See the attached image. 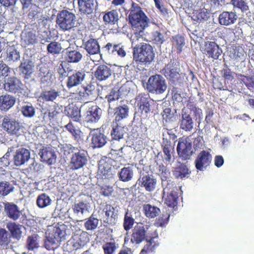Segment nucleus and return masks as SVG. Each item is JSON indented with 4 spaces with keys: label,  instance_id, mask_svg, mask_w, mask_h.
Returning a JSON list of instances; mask_svg holds the SVG:
<instances>
[{
    "label": "nucleus",
    "instance_id": "nucleus-1",
    "mask_svg": "<svg viewBox=\"0 0 254 254\" xmlns=\"http://www.w3.org/2000/svg\"><path fill=\"white\" fill-rule=\"evenodd\" d=\"M128 21L136 37L142 36L144 30L148 26L149 19L136 3L132 1L129 8Z\"/></svg>",
    "mask_w": 254,
    "mask_h": 254
},
{
    "label": "nucleus",
    "instance_id": "nucleus-2",
    "mask_svg": "<svg viewBox=\"0 0 254 254\" xmlns=\"http://www.w3.org/2000/svg\"><path fill=\"white\" fill-rule=\"evenodd\" d=\"M155 53L152 46L147 43H141L133 48V59L137 64H150L154 60Z\"/></svg>",
    "mask_w": 254,
    "mask_h": 254
},
{
    "label": "nucleus",
    "instance_id": "nucleus-3",
    "mask_svg": "<svg viewBox=\"0 0 254 254\" xmlns=\"http://www.w3.org/2000/svg\"><path fill=\"white\" fill-rule=\"evenodd\" d=\"M1 127L7 134L16 136L21 134L24 128L20 121L10 115H5L3 117Z\"/></svg>",
    "mask_w": 254,
    "mask_h": 254
},
{
    "label": "nucleus",
    "instance_id": "nucleus-4",
    "mask_svg": "<svg viewBox=\"0 0 254 254\" xmlns=\"http://www.w3.org/2000/svg\"><path fill=\"white\" fill-rule=\"evenodd\" d=\"M76 16L67 10H62L57 14L56 24L63 31H69L75 26Z\"/></svg>",
    "mask_w": 254,
    "mask_h": 254
},
{
    "label": "nucleus",
    "instance_id": "nucleus-5",
    "mask_svg": "<svg viewBox=\"0 0 254 254\" xmlns=\"http://www.w3.org/2000/svg\"><path fill=\"white\" fill-rule=\"evenodd\" d=\"M65 230L60 227H55L46 237L45 247L48 250H54L58 247L62 239H65Z\"/></svg>",
    "mask_w": 254,
    "mask_h": 254
},
{
    "label": "nucleus",
    "instance_id": "nucleus-6",
    "mask_svg": "<svg viewBox=\"0 0 254 254\" xmlns=\"http://www.w3.org/2000/svg\"><path fill=\"white\" fill-rule=\"evenodd\" d=\"M167 176L162 179L163 182L166 181V186L163 189V193L167 195L164 198V202L168 207L174 209L177 207L178 199V192L175 190V184L170 180H168Z\"/></svg>",
    "mask_w": 254,
    "mask_h": 254
},
{
    "label": "nucleus",
    "instance_id": "nucleus-7",
    "mask_svg": "<svg viewBox=\"0 0 254 254\" xmlns=\"http://www.w3.org/2000/svg\"><path fill=\"white\" fill-rule=\"evenodd\" d=\"M167 87L165 79L161 75L155 74L148 79L146 89L149 93L161 94L165 91Z\"/></svg>",
    "mask_w": 254,
    "mask_h": 254
},
{
    "label": "nucleus",
    "instance_id": "nucleus-8",
    "mask_svg": "<svg viewBox=\"0 0 254 254\" xmlns=\"http://www.w3.org/2000/svg\"><path fill=\"white\" fill-rule=\"evenodd\" d=\"M72 150L75 151L72 153L69 162L70 169L76 170L83 168L88 161V153L85 150H79L73 147Z\"/></svg>",
    "mask_w": 254,
    "mask_h": 254
},
{
    "label": "nucleus",
    "instance_id": "nucleus-9",
    "mask_svg": "<svg viewBox=\"0 0 254 254\" xmlns=\"http://www.w3.org/2000/svg\"><path fill=\"white\" fill-rule=\"evenodd\" d=\"M89 241L88 233L83 231L79 234H74L67 242V245L71 246V251H75L82 249Z\"/></svg>",
    "mask_w": 254,
    "mask_h": 254
},
{
    "label": "nucleus",
    "instance_id": "nucleus-10",
    "mask_svg": "<svg viewBox=\"0 0 254 254\" xmlns=\"http://www.w3.org/2000/svg\"><path fill=\"white\" fill-rule=\"evenodd\" d=\"M138 112L142 118H146L147 115L151 112L150 99L148 95L144 93L139 94L135 98Z\"/></svg>",
    "mask_w": 254,
    "mask_h": 254
},
{
    "label": "nucleus",
    "instance_id": "nucleus-11",
    "mask_svg": "<svg viewBox=\"0 0 254 254\" xmlns=\"http://www.w3.org/2000/svg\"><path fill=\"white\" fill-rule=\"evenodd\" d=\"M158 234L156 230L151 233L145 240V244L141 250L139 254H151L155 253L156 249L159 246Z\"/></svg>",
    "mask_w": 254,
    "mask_h": 254
},
{
    "label": "nucleus",
    "instance_id": "nucleus-12",
    "mask_svg": "<svg viewBox=\"0 0 254 254\" xmlns=\"http://www.w3.org/2000/svg\"><path fill=\"white\" fill-rule=\"evenodd\" d=\"M177 151L179 157L182 160L190 159L193 154L191 143L186 139H182L178 142Z\"/></svg>",
    "mask_w": 254,
    "mask_h": 254
},
{
    "label": "nucleus",
    "instance_id": "nucleus-13",
    "mask_svg": "<svg viewBox=\"0 0 254 254\" xmlns=\"http://www.w3.org/2000/svg\"><path fill=\"white\" fill-rule=\"evenodd\" d=\"M148 226H145L142 223H137L132 230L130 242L132 244H139L149 236H146V230Z\"/></svg>",
    "mask_w": 254,
    "mask_h": 254
},
{
    "label": "nucleus",
    "instance_id": "nucleus-14",
    "mask_svg": "<svg viewBox=\"0 0 254 254\" xmlns=\"http://www.w3.org/2000/svg\"><path fill=\"white\" fill-rule=\"evenodd\" d=\"M203 53L208 58L214 60L219 59L222 53V50L215 42L206 41L204 42Z\"/></svg>",
    "mask_w": 254,
    "mask_h": 254
},
{
    "label": "nucleus",
    "instance_id": "nucleus-15",
    "mask_svg": "<svg viewBox=\"0 0 254 254\" xmlns=\"http://www.w3.org/2000/svg\"><path fill=\"white\" fill-rule=\"evenodd\" d=\"M212 155L210 153L206 150H202L195 159V167L197 170L203 171L210 165Z\"/></svg>",
    "mask_w": 254,
    "mask_h": 254
},
{
    "label": "nucleus",
    "instance_id": "nucleus-16",
    "mask_svg": "<svg viewBox=\"0 0 254 254\" xmlns=\"http://www.w3.org/2000/svg\"><path fill=\"white\" fill-rule=\"evenodd\" d=\"M138 186L144 188L148 192L153 191L156 187L157 180L152 175H145L140 177L137 180Z\"/></svg>",
    "mask_w": 254,
    "mask_h": 254
},
{
    "label": "nucleus",
    "instance_id": "nucleus-17",
    "mask_svg": "<svg viewBox=\"0 0 254 254\" xmlns=\"http://www.w3.org/2000/svg\"><path fill=\"white\" fill-rule=\"evenodd\" d=\"M91 143L94 147H103L107 142V136L101 131L100 128L91 129Z\"/></svg>",
    "mask_w": 254,
    "mask_h": 254
},
{
    "label": "nucleus",
    "instance_id": "nucleus-18",
    "mask_svg": "<svg viewBox=\"0 0 254 254\" xmlns=\"http://www.w3.org/2000/svg\"><path fill=\"white\" fill-rule=\"evenodd\" d=\"M113 73L111 65L109 64H99L94 72L96 79L101 81L106 80L110 78Z\"/></svg>",
    "mask_w": 254,
    "mask_h": 254
},
{
    "label": "nucleus",
    "instance_id": "nucleus-19",
    "mask_svg": "<svg viewBox=\"0 0 254 254\" xmlns=\"http://www.w3.org/2000/svg\"><path fill=\"white\" fill-rule=\"evenodd\" d=\"M180 127V128L186 131H191L193 127V121L188 110H182Z\"/></svg>",
    "mask_w": 254,
    "mask_h": 254
},
{
    "label": "nucleus",
    "instance_id": "nucleus-20",
    "mask_svg": "<svg viewBox=\"0 0 254 254\" xmlns=\"http://www.w3.org/2000/svg\"><path fill=\"white\" fill-rule=\"evenodd\" d=\"M30 157L29 150L25 148H19L16 150L13 156V161L15 165L20 166L28 161Z\"/></svg>",
    "mask_w": 254,
    "mask_h": 254
},
{
    "label": "nucleus",
    "instance_id": "nucleus-21",
    "mask_svg": "<svg viewBox=\"0 0 254 254\" xmlns=\"http://www.w3.org/2000/svg\"><path fill=\"white\" fill-rule=\"evenodd\" d=\"M238 18L236 12L224 11L219 14L218 21L221 25L229 26L234 24Z\"/></svg>",
    "mask_w": 254,
    "mask_h": 254
},
{
    "label": "nucleus",
    "instance_id": "nucleus-22",
    "mask_svg": "<svg viewBox=\"0 0 254 254\" xmlns=\"http://www.w3.org/2000/svg\"><path fill=\"white\" fill-rule=\"evenodd\" d=\"M85 77V71L80 70L75 71L67 78L66 86L68 89L77 86L81 83Z\"/></svg>",
    "mask_w": 254,
    "mask_h": 254
},
{
    "label": "nucleus",
    "instance_id": "nucleus-23",
    "mask_svg": "<svg viewBox=\"0 0 254 254\" xmlns=\"http://www.w3.org/2000/svg\"><path fill=\"white\" fill-rule=\"evenodd\" d=\"M102 113V110L97 105H93L89 107L85 117L87 123H97L100 119Z\"/></svg>",
    "mask_w": 254,
    "mask_h": 254
},
{
    "label": "nucleus",
    "instance_id": "nucleus-24",
    "mask_svg": "<svg viewBox=\"0 0 254 254\" xmlns=\"http://www.w3.org/2000/svg\"><path fill=\"white\" fill-rule=\"evenodd\" d=\"M22 84L15 77H10L3 84L4 89L8 92L14 93H19L21 89Z\"/></svg>",
    "mask_w": 254,
    "mask_h": 254
},
{
    "label": "nucleus",
    "instance_id": "nucleus-25",
    "mask_svg": "<svg viewBox=\"0 0 254 254\" xmlns=\"http://www.w3.org/2000/svg\"><path fill=\"white\" fill-rule=\"evenodd\" d=\"M16 98L12 95L5 94L0 96V110L7 112L15 104Z\"/></svg>",
    "mask_w": 254,
    "mask_h": 254
},
{
    "label": "nucleus",
    "instance_id": "nucleus-26",
    "mask_svg": "<svg viewBox=\"0 0 254 254\" xmlns=\"http://www.w3.org/2000/svg\"><path fill=\"white\" fill-rule=\"evenodd\" d=\"M4 211L6 215L10 219L15 221L21 215V212L17 205L12 202H6L4 205Z\"/></svg>",
    "mask_w": 254,
    "mask_h": 254
},
{
    "label": "nucleus",
    "instance_id": "nucleus-27",
    "mask_svg": "<svg viewBox=\"0 0 254 254\" xmlns=\"http://www.w3.org/2000/svg\"><path fill=\"white\" fill-rule=\"evenodd\" d=\"M41 159L49 165L54 164L56 161V155L50 147H43L39 153Z\"/></svg>",
    "mask_w": 254,
    "mask_h": 254
},
{
    "label": "nucleus",
    "instance_id": "nucleus-28",
    "mask_svg": "<svg viewBox=\"0 0 254 254\" xmlns=\"http://www.w3.org/2000/svg\"><path fill=\"white\" fill-rule=\"evenodd\" d=\"M95 0H77L79 11L81 14H90L94 8Z\"/></svg>",
    "mask_w": 254,
    "mask_h": 254
},
{
    "label": "nucleus",
    "instance_id": "nucleus-29",
    "mask_svg": "<svg viewBox=\"0 0 254 254\" xmlns=\"http://www.w3.org/2000/svg\"><path fill=\"white\" fill-rule=\"evenodd\" d=\"M172 49L180 54L183 51V48L185 45V40L184 36L180 34H177L171 38Z\"/></svg>",
    "mask_w": 254,
    "mask_h": 254
},
{
    "label": "nucleus",
    "instance_id": "nucleus-30",
    "mask_svg": "<svg viewBox=\"0 0 254 254\" xmlns=\"http://www.w3.org/2000/svg\"><path fill=\"white\" fill-rule=\"evenodd\" d=\"M103 19L105 24L115 25L119 20V14L116 9L103 12Z\"/></svg>",
    "mask_w": 254,
    "mask_h": 254
},
{
    "label": "nucleus",
    "instance_id": "nucleus-31",
    "mask_svg": "<svg viewBox=\"0 0 254 254\" xmlns=\"http://www.w3.org/2000/svg\"><path fill=\"white\" fill-rule=\"evenodd\" d=\"M183 109L188 110V112L190 113V115L192 113L195 118V120H198L199 123L202 120L203 115L202 110L196 107L194 102L190 99L187 101L186 107H184Z\"/></svg>",
    "mask_w": 254,
    "mask_h": 254
},
{
    "label": "nucleus",
    "instance_id": "nucleus-32",
    "mask_svg": "<svg viewBox=\"0 0 254 254\" xmlns=\"http://www.w3.org/2000/svg\"><path fill=\"white\" fill-rule=\"evenodd\" d=\"M33 64L29 59L23 60L19 66V70L24 75L25 78L30 77L33 71Z\"/></svg>",
    "mask_w": 254,
    "mask_h": 254
},
{
    "label": "nucleus",
    "instance_id": "nucleus-33",
    "mask_svg": "<svg viewBox=\"0 0 254 254\" xmlns=\"http://www.w3.org/2000/svg\"><path fill=\"white\" fill-rule=\"evenodd\" d=\"M84 48L90 55H95L100 53V47L96 39L90 38L84 44Z\"/></svg>",
    "mask_w": 254,
    "mask_h": 254
},
{
    "label": "nucleus",
    "instance_id": "nucleus-34",
    "mask_svg": "<svg viewBox=\"0 0 254 254\" xmlns=\"http://www.w3.org/2000/svg\"><path fill=\"white\" fill-rule=\"evenodd\" d=\"M231 57L237 62L244 61L246 57V52L242 46H236L233 47L230 51Z\"/></svg>",
    "mask_w": 254,
    "mask_h": 254
},
{
    "label": "nucleus",
    "instance_id": "nucleus-35",
    "mask_svg": "<svg viewBox=\"0 0 254 254\" xmlns=\"http://www.w3.org/2000/svg\"><path fill=\"white\" fill-rule=\"evenodd\" d=\"M190 17L194 21L202 22L208 19L209 13L207 9L205 8H198L193 10L191 13Z\"/></svg>",
    "mask_w": 254,
    "mask_h": 254
},
{
    "label": "nucleus",
    "instance_id": "nucleus-36",
    "mask_svg": "<svg viewBox=\"0 0 254 254\" xmlns=\"http://www.w3.org/2000/svg\"><path fill=\"white\" fill-rule=\"evenodd\" d=\"M114 116L116 122L127 118L128 116L129 108L127 105H120L114 109Z\"/></svg>",
    "mask_w": 254,
    "mask_h": 254
},
{
    "label": "nucleus",
    "instance_id": "nucleus-37",
    "mask_svg": "<svg viewBox=\"0 0 254 254\" xmlns=\"http://www.w3.org/2000/svg\"><path fill=\"white\" fill-rule=\"evenodd\" d=\"M59 96V92L54 89L44 90L41 92L39 96L41 101L54 102Z\"/></svg>",
    "mask_w": 254,
    "mask_h": 254
},
{
    "label": "nucleus",
    "instance_id": "nucleus-38",
    "mask_svg": "<svg viewBox=\"0 0 254 254\" xmlns=\"http://www.w3.org/2000/svg\"><path fill=\"white\" fill-rule=\"evenodd\" d=\"M103 211L105 215V218L103 220L104 222L108 225L114 223L116 217L114 208L111 205L107 204L103 208Z\"/></svg>",
    "mask_w": 254,
    "mask_h": 254
},
{
    "label": "nucleus",
    "instance_id": "nucleus-39",
    "mask_svg": "<svg viewBox=\"0 0 254 254\" xmlns=\"http://www.w3.org/2000/svg\"><path fill=\"white\" fill-rule=\"evenodd\" d=\"M133 176V169L129 166L123 168L118 173L119 180L124 182L130 181L132 179Z\"/></svg>",
    "mask_w": 254,
    "mask_h": 254
},
{
    "label": "nucleus",
    "instance_id": "nucleus-40",
    "mask_svg": "<svg viewBox=\"0 0 254 254\" xmlns=\"http://www.w3.org/2000/svg\"><path fill=\"white\" fill-rule=\"evenodd\" d=\"M111 159H109L107 161L103 160L99 162L98 173L102 178L103 177L106 178L107 176L110 175L109 173L111 169Z\"/></svg>",
    "mask_w": 254,
    "mask_h": 254
},
{
    "label": "nucleus",
    "instance_id": "nucleus-41",
    "mask_svg": "<svg viewBox=\"0 0 254 254\" xmlns=\"http://www.w3.org/2000/svg\"><path fill=\"white\" fill-rule=\"evenodd\" d=\"M236 77L241 83L244 84L250 91L254 89V76H246L241 73H236Z\"/></svg>",
    "mask_w": 254,
    "mask_h": 254
},
{
    "label": "nucleus",
    "instance_id": "nucleus-42",
    "mask_svg": "<svg viewBox=\"0 0 254 254\" xmlns=\"http://www.w3.org/2000/svg\"><path fill=\"white\" fill-rule=\"evenodd\" d=\"M163 155L162 156V160L166 164L170 163L171 161L172 154L174 149L172 147L171 143L167 142V143L162 145Z\"/></svg>",
    "mask_w": 254,
    "mask_h": 254
},
{
    "label": "nucleus",
    "instance_id": "nucleus-43",
    "mask_svg": "<svg viewBox=\"0 0 254 254\" xmlns=\"http://www.w3.org/2000/svg\"><path fill=\"white\" fill-rule=\"evenodd\" d=\"M21 42L25 46L34 45L37 42L36 35L32 31H26L21 35Z\"/></svg>",
    "mask_w": 254,
    "mask_h": 254
},
{
    "label": "nucleus",
    "instance_id": "nucleus-44",
    "mask_svg": "<svg viewBox=\"0 0 254 254\" xmlns=\"http://www.w3.org/2000/svg\"><path fill=\"white\" fill-rule=\"evenodd\" d=\"M190 173L187 165L181 163L175 168L173 171V175L177 179H183L187 177Z\"/></svg>",
    "mask_w": 254,
    "mask_h": 254
},
{
    "label": "nucleus",
    "instance_id": "nucleus-45",
    "mask_svg": "<svg viewBox=\"0 0 254 254\" xmlns=\"http://www.w3.org/2000/svg\"><path fill=\"white\" fill-rule=\"evenodd\" d=\"M22 225L17 224L14 222L7 224V228L10 232L12 237L17 240H19L21 237L22 231L21 230Z\"/></svg>",
    "mask_w": 254,
    "mask_h": 254
},
{
    "label": "nucleus",
    "instance_id": "nucleus-46",
    "mask_svg": "<svg viewBox=\"0 0 254 254\" xmlns=\"http://www.w3.org/2000/svg\"><path fill=\"white\" fill-rule=\"evenodd\" d=\"M124 135V129L123 127L118 125L116 122L112 125V129L111 131V136L112 140H120L123 138Z\"/></svg>",
    "mask_w": 254,
    "mask_h": 254
},
{
    "label": "nucleus",
    "instance_id": "nucleus-47",
    "mask_svg": "<svg viewBox=\"0 0 254 254\" xmlns=\"http://www.w3.org/2000/svg\"><path fill=\"white\" fill-rule=\"evenodd\" d=\"M143 211L145 216L149 218L155 217L160 212L159 208L150 204H144L143 205Z\"/></svg>",
    "mask_w": 254,
    "mask_h": 254
},
{
    "label": "nucleus",
    "instance_id": "nucleus-48",
    "mask_svg": "<svg viewBox=\"0 0 254 254\" xmlns=\"http://www.w3.org/2000/svg\"><path fill=\"white\" fill-rule=\"evenodd\" d=\"M66 115L74 122H79L81 120L80 110L76 106L68 107L66 110Z\"/></svg>",
    "mask_w": 254,
    "mask_h": 254
},
{
    "label": "nucleus",
    "instance_id": "nucleus-49",
    "mask_svg": "<svg viewBox=\"0 0 254 254\" xmlns=\"http://www.w3.org/2000/svg\"><path fill=\"white\" fill-rule=\"evenodd\" d=\"M6 59L8 61L16 62L20 59V53L14 46H8L6 50Z\"/></svg>",
    "mask_w": 254,
    "mask_h": 254
},
{
    "label": "nucleus",
    "instance_id": "nucleus-50",
    "mask_svg": "<svg viewBox=\"0 0 254 254\" xmlns=\"http://www.w3.org/2000/svg\"><path fill=\"white\" fill-rule=\"evenodd\" d=\"M82 58V54L77 50H71L66 52V60L68 63H78Z\"/></svg>",
    "mask_w": 254,
    "mask_h": 254
},
{
    "label": "nucleus",
    "instance_id": "nucleus-51",
    "mask_svg": "<svg viewBox=\"0 0 254 254\" xmlns=\"http://www.w3.org/2000/svg\"><path fill=\"white\" fill-rule=\"evenodd\" d=\"M38 235L34 234L29 236L26 240V248L29 251H33L39 247L38 243Z\"/></svg>",
    "mask_w": 254,
    "mask_h": 254
},
{
    "label": "nucleus",
    "instance_id": "nucleus-52",
    "mask_svg": "<svg viewBox=\"0 0 254 254\" xmlns=\"http://www.w3.org/2000/svg\"><path fill=\"white\" fill-rule=\"evenodd\" d=\"M51 203V199L49 196L45 193L39 194L36 200V203L38 207L43 208L49 205Z\"/></svg>",
    "mask_w": 254,
    "mask_h": 254
},
{
    "label": "nucleus",
    "instance_id": "nucleus-53",
    "mask_svg": "<svg viewBox=\"0 0 254 254\" xmlns=\"http://www.w3.org/2000/svg\"><path fill=\"white\" fill-rule=\"evenodd\" d=\"M230 4L234 8L240 9L242 12H246L249 10V6L246 0H231Z\"/></svg>",
    "mask_w": 254,
    "mask_h": 254
},
{
    "label": "nucleus",
    "instance_id": "nucleus-54",
    "mask_svg": "<svg viewBox=\"0 0 254 254\" xmlns=\"http://www.w3.org/2000/svg\"><path fill=\"white\" fill-rule=\"evenodd\" d=\"M62 50L61 44L56 41L50 42L47 47V50L48 53L52 55H59Z\"/></svg>",
    "mask_w": 254,
    "mask_h": 254
},
{
    "label": "nucleus",
    "instance_id": "nucleus-55",
    "mask_svg": "<svg viewBox=\"0 0 254 254\" xmlns=\"http://www.w3.org/2000/svg\"><path fill=\"white\" fill-rule=\"evenodd\" d=\"M13 186L7 181L0 182V195L6 196L13 190Z\"/></svg>",
    "mask_w": 254,
    "mask_h": 254
},
{
    "label": "nucleus",
    "instance_id": "nucleus-56",
    "mask_svg": "<svg viewBox=\"0 0 254 254\" xmlns=\"http://www.w3.org/2000/svg\"><path fill=\"white\" fill-rule=\"evenodd\" d=\"M60 108L58 104H55L50 106L49 108L47 110L45 114H48V117L49 120H54L57 116L60 114Z\"/></svg>",
    "mask_w": 254,
    "mask_h": 254
},
{
    "label": "nucleus",
    "instance_id": "nucleus-57",
    "mask_svg": "<svg viewBox=\"0 0 254 254\" xmlns=\"http://www.w3.org/2000/svg\"><path fill=\"white\" fill-rule=\"evenodd\" d=\"M65 129L73 136L75 140H78L80 138L81 131L76 128L71 122H69L65 126Z\"/></svg>",
    "mask_w": 254,
    "mask_h": 254
},
{
    "label": "nucleus",
    "instance_id": "nucleus-58",
    "mask_svg": "<svg viewBox=\"0 0 254 254\" xmlns=\"http://www.w3.org/2000/svg\"><path fill=\"white\" fill-rule=\"evenodd\" d=\"M165 41L164 35L158 31H153L151 33V41L159 45H161Z\"/></svg>",
    "mask_w": 254,
    "mask_h": 254
},
{
    "label": "nucleus",
    "instance_id": "nucleus-59",
    "mask_svg": "<svg viewBox=\"0 0 254 254\" xmlns=\"http://www.w3.org/2000/svg\"><path fill=\"white\" fill-rule=\"evenodd\" d=\"M98 223L99 220L92 215L84 223V227L87 230H93L97 227Z\"/></svg>",
    "mask_w": 254,
    "mask_h": 254
},
{
    "label": "nucleus",
    "instance_id": "nucleus-60",
    "mask_svg": "<svg viewBox=\"0 0 254 254\" xmlns=\"http://www.w3.org/2000/svg\"><path fill=\"white\" fill-rule=\"evenodd\" d=\"M72 208L74 213L78 214L80 213L83 214L88 210V205L83 201H79L78 203H74L72 205Z\"/></svg>",
    "mask_w": 254,
    "mask_h": 254
},
{
    "label": "nucleus",
    "instance_id": "nucleus-61",
    "mask_svg": "<svg viewBox=\"0 0 254 254\" xmlns=\"http://www.w3.org/2000/svg\"><path fill=\"white\" fill-rule=\"evenodd\" d=\"M221 73L225 82L232 81L234 79L235 72L232 71L228 66L222 69Z\"/></svg>",
    "mask_w": 254,
    "mask_h": 254
},
{
    "label": "nucleus",
    "instance_id": "nucleus-62",
    "mask_svg": "<svg viewBox=\"0 0 254 254\" xmlns=\"http://www.w3.org/2000/svg\"><path fill=\"white\" fill-rule=\"evenodd\" d=\"M165 76L169 80L175 81L178 79L179 73L174 68H167L165 71Z\"/></svg>",
    "mask_w": 254,
    "mask_h": 254
},
{
    "label": "nucleus",
    "instance_id": "nucleus-63",
    "mask_svg": "<svg viewBox=\"0 0 254 254\" xmlns=\"http://www.w3.org/2000/svg\"><path fill=\"white\" fill-rule=\"evenodd\" d=\"M21 113L25 117H33L35 114V108L31 105H24L21 107Z\"/></svg>",
    "mask_w": 254,
    "mask_h": 254
},
{
    "label": "nucleus",
    "instance_id": "nucleus-64",
    "mask_svg": "<svg viewBox=\"0 0 254 254\" xmlns=\"http://www.w3.org/2000/svg\"><path fill=\"white\" fill-rule=\"evenodd\" d=\"M134 223V219L130 215H129L128 211H127L124 217V229L126 231H128L130 230L133 225Z\"/></svg>",
    "mask_w": 254,
    "mask_h": 254
}]
</instances>
